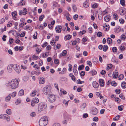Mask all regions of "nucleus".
<instances>
[{
	"label": "nucleus",
	"instance_id": "nucleus-1",
	"mask_svg": "<svg viewBox=\"0 0 126 126\" xmlns=\"http://www.w3.org/2000/svg\"><path fill=\"white\" fill-rule=\"evenodd\" d=\"M20 80L18 78H16L9 81L6 84L7 86L10 87L12 89H15L18 87Z\"/></svg>",
	"mask_w": 126,
	"mask_h": 126
},
{
	"label": "nucleus",
	"instance_id": "nucleus-57",
	"mask_svg": "<svg viewBox=\"0 0 126 126\" xmlns=\"http://www.w3.org/2000/svg\"><path fill=\"white\" fill-rule=\"evenodd\" d=\"M112 50L113 52H116L117 51V48L116 47H114L112 48Z\"/></svg>",
	"mask_w": 126,
	"mask_h": 126
},
{
	"label": "nucleus",
	"instance_id": "nucleus-64",
	"mask_svg": "<svg viewBox=\"0 0 126 126\" xmlns=\"http://www.w3.org/2000/svg\"><path fill=\"white\" fill-rule=\"evenodd\" d=\"M54 63L56 64H58L59 63V60L57 59H56L54 61Z\"/></svg>",
	"mask_w": 126,
	"mask_h": 126
},
{
	"label": "nucleus",
	"instance_id": "nucleus-15",
	"mask_svg": "<svg viewBox=\"0 0 126 126\" xmlns=\"http://www.w3.org/2000/svg\"><path fill=\"white\" fill-rule=\"evenodd\" d=\"M93 86L95 88H97L99 87V85L95 81H94L92 83Z\"/></svg>",
	"mask_w": 126,
	"mask_h": 126
},
{
	"label": "nucleus",
	"instance_id": "nucleus-26",
	"mask_svg": "<svg viewBox=\"0 0 126 126\" xmlns=\"http://www.w3.org/2000/svg\"><path fill=\"white\" fill-rule=\"evenodd\" d=\"M37 91L36 90H34L31 94V96H34L36 94Z\"/></svg>",
	"mask_w": 126,
	"mask_h": 126
},
{
	"label": "nucleus",
	"instance_id": "nucleus-62",
	"mask_svg": "<svg viewBox=\"0 0 126 126\" xmlns=\"http://www.w3.org/2000/svg\"><path fill=\"white\" fill-rule=\"evenodd\" d=\"M73 72L75 75H77L78 73L77 69H73Z\"/></svg>",
	"mask_w": 126,
	"mask_h": 126
},
{
	"label": "nucleus",
	"instance_id": "nucleus-21",
	"mask_svg": "<svg viewBox=\"0 0 126 126\" xmlns=\"http://www.w3.org/2000/svg\"><path fill=\"white\" fill-rule=\"evenodd\" d=\"M104 29L106 31H107L109 29V28L110 27L109 26H108L106 24H104L103 26Z\"/></svg>",
	"mask_w": 126,
	"mask_h": 126
},
{
	"label": "nucleus",
	"instance_id": "nucleus-35",
	"mask_svg": "<svg viewBox=\"0 0 126 126\" xmlns=\"http://www.w3.org/2000/svg\"><path fill=\"white\" fill-rule=\"evenodd\" d=\"M98 16L99 19L100 20H101L102 18L103 15L102 13H100L98 15Z\"/></svg>",
	"mask_w": 126,
	"mask_h": 126
},
{
	"label": "nucleus",
	"instance_id": "nucleus-10",
	"mask_svg": "<svg viewBox=\"0 0 126 126\" xmlns=\"http://www.w3.org/2000/svg\"><path fill=\"white\" fill-rule=\"evenodd\" d=\"M45 78L42 77H41L39 78V83L40 84H44L45 82Z\"/></svg>",
	"mask_w": 126,
	"mask_h": 126
},
{
	"label": "nucleus",
	"instance_id": "nucleus-17",
	"mask_svg": "<svg viewBox=\"0 0 126 126\" xmlns=\"http://www.w3.org/2000/svg\"><path fill=\"white\" fill-rule=\"evenodd\" d=\"M115 72H114V73H113V78H116L118 77V71H117V70H115Z\"/></svg>",
	"mask_w": 126,
	"mask_h": 126
},
{
	"label": "nucleus",
	"instance_id": "nucleus-2",
	"mask_svg": "<svg viewBox=\"0 0 126 126\" xmlns=\"http://www.w3.org/2000/svg\"><path fill=\"white\" fill-rule=\"evenodd\" d=\"M47 117L46 116L42 117L39 120V123L40 126H45L48 123Z\"/></svg>",
	"mask_w": 126,
	"mask_h": 126
},
{
	"label": "nucleus",
	"instance_id": "nucleus-50",
	"mask_svg": "<svg viewBox=\"0 0 126 126\" xmlns=\"http://www.w3.org/2000/svg\"><path fill=\"white\" fill-rule=\"evenodd\" d=\"M44 17V15H41L39 17V20L40 21H42Z\"/></svg>",
	"mask_w": 126,
	"mask_h": 126
},
{
	"label": "nucleus",
	"instance_id": "nucleus-58",
	"mask_svg": "<svg viewBox=\"0 0 126 126\" xmlns=\"http://www.w3.org/2000/svg\"><path fill=\"white\" fill-rule=\"evenodd\" d=\"M124 77V76L123 74H120L119 77V78L120 79H122Z\"/></svg>",
	"mask_w": 126,
	"mask_h": 126
},
{
	"label": "nucleus",
	"instance_id": "nucleus-54",
	"mask_svg": "<svg viewBox=\"0 0 126 126\" xmlns=\"http://www.w3.org/2000/svg\"><path fill=\"white\" fill-rule=\"evenodd\" d=\"M125 1L124 0H120V3L121 4L124 6L125 5Z\"/></svg>",
	"mask_w": 126,
	"mask_h": 126
},
{
	"label": "nucleus",
	"instance_id": "nucleus-22",
	"mask_svg": "<svg viewBox=\"0 0 126 126\" xmlns=\"http://www.w3.org/2000/svg\"><path fill=\"white\" fill-rule=\"evenodd\" d=\"M4 119H5L7 121H9L10 120V119L9 116L5 114Z\"/></svg>",
	"mask_w": 126,
	"mask_h": 126
},
{
	"label": "nucleus",
	"instance_id": "nucleus-27",
	"mask_svg": "<svg viewBox=\"0 0 126 126\" xmlns=\"http://www.w3.org/2000/svg\"><path fill=\"white\" fill-rule=\"evenodd\" d=\"M32 29V27L30 26L27 25L25 26L24 29L25 30H30Z\"/></svg>",
	"mask_w": 126,
	"mask_h": 126
},
{
	"label": "nucleus",
	"instance_id": "nucleus-5",
	"mask_svg": "<svg viewBox=\"0 0 126 126\" xmlns=\"http://www.w3.org/2000/svg\"><path fill=\"white\" fill-rule=\"evenodd\" d=\"M48 100L50 103L55 102L56 98L55 95L51 93L48 95Z\"/></svg>",
	"mask_w": 126,
	"mask_h": 126
},
{
	"label": "nucleus",
	"instance_id": "nucleus-23",
	"mask_svg": "<svg viewBox=\"0 0 126 126\" xmlns=\"http://www.w3.org/2000/svg\"><path fill=\"white\" fill-rule=\"evenodd\" d=\"M69 76L71 77V79L72 80L74 81H75L76 78L72 74H69Z\"/></svg>",
	"mask_w": 126,
	"mask_h": 126
},
{
	"label": "nucleus",
	"instance_id": "nucleus-47",
	"mask_svg": "<svg viewBox=\"0 0 126 126\" xmlns=\"http://www.w3.org/2000/svg\"><path fill=\"white\" fill-rule=\"evenodd\" d=\"M118 110L120 111H122L123 109V106H120L118 107Z\"/></svg>",
	"mask_w": 126,
	"mask_h": 126
},
{
	"label": "nucleus",
	"instance_id": "nucleus-44",
	"mask_svg": "<svg viewBox=\"0 0 126 126\" xmlns=\"http://www.w3.org/2000/svg\"><path fill=\"white\" fill-rule=\"evenodd\" d=\"M69 68L68 69V70L69 71H72V66L71 64H69L68 65Z\"/></svg>",
	"mask_w": 126,
	"mask_h": 126
},
{
	"label": "nucleus",
	"instance_id": "nucleus-9",
	"mask_svg": "<svg viewBox=\"0 0 126 126\" xmlns=\"http://www.w3.org/2000/svg\"><path fill=\"white\" fill-rule=\"evenodd\" d=\"M62 27L61 26L58 25L55 28V30L56 32L60 33L62 31Z\"/></svg>",
	"mask_w": 126,
	"mask_h": 126
},
{
	"label": "nucleus",
	"instance_id": "nucleus-56",
	"mask_svg": "<svg viewBox=\"0 0 126 126\" xmlns=\"http://www.w3.org/2000/svg\"><path fill=\"white\" fill-rule=\"evenodd\" d=\"M78 17V16L77 15H75L73 16V18L74 20H76L77 19Z\"/></svg>",
	"mask_w": 126,
	"mask_h": 126
},
{
	"label": "nucleus",
	"instance_id": "nucleus-7",
	"mask_svg": "<svg viewBox=\"0 0 126 126\" xmlns=\"http://www.w3.org/2000/svg\"><path fill=\"white\" fill-rule=\"evenodd\" d=\"M14 69L17 74H19L21 71V70L19 65L16 64H14Z\"/></svg>",
	"mask_w": 126,
	"mask_h": 126
},
{
	"label": "nucleus",
	"instance_id": "nucleus-8",
	"mask_svg": "<svg viewBox=\"0 0 126 126\" xmlns=\"http://www.w3.org/2000/svg\"><path fill=\"white\" fill-rule=\"evenodd\" d=\"M14 64H11L9 65L7 67V70L8 72L11 73L14 68Z\"/></svg>",
	"mask_w": 126,
	"mask_h": 126
},
{
	"label": "nucleus",
	"instance_id": "nucleus-30",
	"mask_svg": "<svg viewBox=\"0 0 126 126\" xmlns=\"http://www.w3.org/2000/svg\"><path fill=\"white\" fill-rule=\"evenodd\" d=\"M27 23L26 22H22L19 24V27H23V26L24 25L26 24Z\"/></svg>",
	"mask_w": 126,
	"mask_h": 126
},
{
	"label": "nucleus",
	"instance_id": "nucleus-29",
	"mask_svg": "<svg viewBox=\"0 0 126 126\" xmlns=\"http://www.w3.org/2000/svg\"><path fill=\"white\" fill-rule=\"evenodd\" d=\"M115 32L117 33L119 32L120 30V28L119 26L115 28Z\"/></svg>",
	"mask_w": 126,
	"mask_h": 126
},
{
	"label": "nucleus",
	"instance_id": "nucleus-3",
	"mask_svg": "<svg viewBox=\"0 0 126 126\" xmlns=\"http://www.w3.org/2000/svg\"><path fill=\"white\" fill-rule=\"evenodd\" d=\"M51 87L46 86L43 88V92L44 94L48 95L51 93Z\"/></svg>",
	"mask_w": 126,
	"mask_h": 126
},
{
	"label": "nucleus",
	"instance_id": "nucleus-24",
	"mask_svg": "<svg viewBox=\"0 0 126 126\" xmlns=\"http://www.w3.org/2000/svg\"><path fill=\"white\" fill-rule=\"evenodd\" d=\"M24 94V90H20L19 92L18 93V95L19 96H21L23 95Z\"/></svg>",
	"mask_w": 126,
	"mask_h": 126
},
{
	"label": "nucleus",
	"instance_id": "nucleus-37",
	"mask_svg": "<svg viewBox=\"0 0 126 126\" xmlns=\"http://www.w3.org/2000/svg\"><path fill=\"white\" fill-rule=\"evenodd\" d=\"M108 48V47L107 45H104L103 48V51L105 52L106 51Z\"/></svg>",
	"mask_w": 126,
	"mask_h": 126
},
{
	"label": "nucleus",
	"instance_id": "nucleus-53",
	"mask_svg": "<svg viewBox=\"0 0 126 126\" xmlns=\"http://www.w3.org/2000/svg\"><path fill=\"white\" fill-rule=\"evenodd\" d=\"M93 120L94 121L97 122L98 120V117H95L93 118Z\"/></svg>",
	"mask_w": 126,
	"mask_h": 126
},
{
	"label": "nucleus",
	"instance_id": "nucleus-59",
	"mask_svg": "<svg viewBox=\"0 0 126 126\" xmlns=\"http://www.w3.org/2000/svg\"><path fill=\"white\" fill-rule=\"evenodd\" d=\"M21 100L20 99H17L16 101V105H18L21 102Z\"/></svg>",
	"mask_w": 126,
	"mask_h": 126
},
{
	"label": "nucleus",
	"instance_id": "nucleus-32",
	"mask_svg": "<svg viewBox=\"0 0 126 126\" xmlns=\"http://www.w3.org/2000/svg\"><path fill=\"white\" fill-rule=\"evenodd\" d=\"M112 64H109L107 67L106 68V70H108L109 69H110L112 68Z\"/></svg>",
	"mask_w": 126,
	"mask_h": 126
},
{
	"label": "nucleus",
	"instance_id": "nucleus-14",
	"mask_svg": "<svg viewBox=\"0 0 126 126\" xmlns=\"http://www.w3.org/2000/svg\"><path fill=\"white\" fill-rule=\"evenodd\" d=\"M99 82L100 85L101 87H103L104 85V81L102 79H100L99 80Z\"/></svg>",
	"mask_w": 126,
	"mask_h": 126
},
{
	"label": "nucleus",
	"instance_id": "nucleus-40",
	"mask_svg": "<svg viewBox=\"0 0 126 126\" xmlns=\"http://www.w3.org/2000/svg\"><path fill=\"white\" fill-rule=\"evenodd\" d=\"M63 89H61L60 90V92L61 93H62L63 94H67L66 92L65 91L63 90Z\"/></svg>",
	"mask_w": 126,
	"mask_h": 126
},
{
	"label": "nucleus",
	"instance_id": "nucleus-12",
	"mask_svg": "<svg viewBox=\"0 0 126 126\" xmlns=\"http://www.w3.org/2000/svg\"><path fill=\"white\" fill-rule=\"evenodd\" d=\"M11 14L13 19L15 20H18L16 17V16L17 15L16 12V11H14V12H12Z\"/></svg>",
	"mask_w": 126,
	"mask_h": 126
},
{
	"label": "nucleus",
	"instance_id": "nucleus-46",
	"mask_svg": "<svg viewBox=\"0 0 126 126\" xmlns=\"http://www.w3.org/2000/svg\"><path fill=\"white\" fill-rule=\"evenodd\" d=\"M77 83L78 84H81L82 83H84V81H81L80 79H78L77 81Z\"/></svg>",
	"mask_w": 126,
	"mask_h": 126
},
{
	"label": "nucleus",
	"instance_id": "nucleus-41",
	"mask_svg": "<svg viewBox=\"0 0 126 126\" xmlns=\"http://www.w3.org/2000/svg\"><path fill=\"white\" fill-rule=\"evenodd\" d=\"M72 8L74 12L76 11L77 8L75 4H73L72 6Z\"/></svg>",
	"mask_w": 126,
	"mask_h": 126
},
{
	"label": "nucleus",
	"instance_id": "nucleus-16",
	"mask_svg": "<svg viewBox=\"0 0 126 126\" xmlns=\"http://www.w3.org/2000/svg\"><path fill=\"white\" fill-rule=\"evenodd\" d=\"M11 97V94H10L8 95L5 98L6 101L7 102L9 101L10 100Z\"/></svg>",
	"mask_w": 126,
	"mask_h": 126
},
{
	"label": "nucleus",
	"instance_id": "nucleus-48",
	"mask_svg": "<svg viewBox=\"0 0 126 126\" xmlns=\"http://www.w3.org/2000/svg\"><path fill=\"white\" fill-rule=\"evenodd\" d=\"M111 61L114 62L116 63L117 62V60L114 57H113L111 59Z\"/></svg>",
	"mask_w": 126,
	"mask_h": 126
},
{
	"label": "nucleus",
	"instance_id": "nucleus-42",
	"mask_svg": "<svg viewBox=\"0 0 126 126\" xmlns=\"http://www.w3.org/2000/svg\"><path fill=\"white\" fill-rule=\"evenodd\" d=\"M111 84L112 86H115L117 85V83L114 81H112L111 82Z\"/></svg>",
	"mask_w": 126,
	"mask_h": 126
},
{
	"label": "nucleus",
	"instance_id": "nucleus-52",
	"mask_svg": "<svg viewBox=\"0 0 126 126\" xmlns=\"http://www.w3.org/2000/svg\"><path fill=\"white\" fill-rule=\"evenodd\" d=\"M41 50L38 47H37L36 48V51L37 52V53L38 54H39V53L41 52Z\"/></svg>",
	"mask_w": 126,
	"mask_h": 126
},
{
	"label": "nucleus",
	"instance_id": "nucleus-63",
	"mask_svg": "<svg viewBox=\"0 0 126 126\" xmlns=\"http://www.w3.org/2000/svg\"><path fill=\"white\" fill-rule=\"evenodd\" d=\"M119 21L120 23L121 24H123L124 22V20L123 19L121 18L119 19Z\"/></svg>",
	"mask_w": 126,
	"mask_h": 126
},
{
	"label": "nucleus",
	"instance_id": "nucleus-61",
	"mask_svg": "<svg viewBox=\"0 0 126 126\" xmlns=\"http://www.w3.org/2000/svg\"><path fill=\"white\" fill-rule=\"evenodd\" d=\"M21 69H23L24 70L26 69H27V67L23 64L21 65Z\"/></svg>",
	"mask_w": 126,
	"mask_h": 126
},
{
	"label": "nucleus",
	"instance_id": "nucleus-49",
	"mask_svg": "<svg viewBox=\"0 0 126 126\" xmlns=\"http://www.w3.org/2000/svg\"><path fill=\"white\" fill-rule=\"evenodd\" d=\"M25 3L23 0H22L18 4V5H23Z\"/></svg>",
	"mask_w": 126,
	"mask_h": 126
},
{
	"label": "nucleus",
	"instance_id": "nucleus-39",
	"mask_svg": "<svg viewBox=\"0 0 126 126\" xmlns=\"http://www.w3.org/2000/svg\"><path fill=\"white\" fill-rule=\"evenodd\" d=\"M6 112L7 114L10 115L11 114V110L10 109H8L6 110Z\"/></svg>",
	"mask_w": 126,
	"mask_h": 126
},
{
	"label": "nucleus",
	"instance_id": "nucleus-51",
	"mask_svg": "<svg viewBox=\"0 0 126 126\" xmlns=\"http://www.w3.org/2000/svg\"><path fill=\"white\" fill-rule=\"evenodd\" d=\"M86 32V31L84 30H83L82 31H80L79 32V34L80 35H83L84 33H85Z\"/></svg>",
	"mask_w": 126,
	"mask_h": 126
},
{
	"label": "nucleus",
	"instance_id": "nucleus-6",
	"mask_svg": "<svg viewBox=\"0 0 126 126\" xmlns=\"http://www.w3.org/2000/svg\"><path fill=\"white\" fill-rule=\"evenodd\" d=\"M39 101L38 99L37 98H34L32 99L31 103V105L32 107L34 106L35 104L39 102Z\"/></svg>",
	"mask_w": 126,
	"mask_h": 126
},
{
	"label": "nucleus",
	"instance_id": "nucleus-34",
	"mask_svg": "<svg viewBox=\"0 0 126 126\" xmlns=\"http://www.w3.org/2000/svg\"><path fill=\"white\" fill-rule=\"evenodd\" d=\"M86 104L85 103H83L81 105V109L82 110L84 109L86 107Z\"/></svg>",
	"mask_w": 126,
	"mask_h": 126
},
{
	"label": "nucleus",
	"instance_id": "nucleus-20",
	"mask_svg": "<svg viewBox=\"0 0 126 126\" xmlns=\"http://www.w3.org/2000/svg\"><path fill=\"white\" fill-rule=\"evenodd\" d=\"M89 73L92 76L94 75L97 74V72L94 70L91 71Z\"/></svg>",
	"mask_w": 126,
	"mask_h": 126
},
{
	"label": "nucleus",
	"instance_id": "nucleus-13",
	"mask_svg": "<svg viewBox=\"0 0 126 126\" xmlns=\"http://www.w3.org/2000/svg\"><path fill=\"white\" fill-rule=\"evenodd\" d=\"M83 5L84 7L87 8L89 5V0H86L83 3Z\"/></svg>",
	"mask_w": 126,
	"mask_h": 126
},
{
	"label": "nucleus",
	"instance_id": "nucleus-4",
	"mask_svg": "<svg viewBox=\"0 0 126 126\" xmlns=\"http://www.w3.org/2000/svg\"><path fill=\"white\" fill-rule=\"evenodd\" d=\"M47 104L46 103H40L38 105V110L39 111L41 112L44 110L47 107Z\"/></svg>",
	"mask_w": 126,
	"mask_h": 126
},
{
	"label": "nucleus",
	"instance_id": "nucleus-33",
	"mask_svg": "<svg viewBox=\"0 0 126 126\" xmlns=\"http://www.w3.org/2000/svg\"><path fill=\"white\" fill-rule=\"evenodd\" d=\"M107 41L109 44H111L112 43V39L110 38H108L107 39Z\"/></svg>",
	"mask_w": 126,
	"mask_h": 126
},
{
	"label": "nucleus",
	"instance_id": "nucleus-60",
	"mask_svg": "<svg viewBox=\"0 0 126 126\" xmlns=\"http://www.w3.org/2000/svg\"><path fill=\"white\" fill-rule=\"evenodd\" d=\"M114 18L115 20H116L118 19V16H117V15L115 14L113 15Z\"/></svg>",
	"mask_w": 126,
	"mask_h": 126
},
{
	"label": "nucleus",
	"instance_id": "nucleus-36",
	"mask_svg": "<svg viewBox=\"0 0 126 126\" xmlns=\"http://www.w3.org/2000/svg\"><path fill=\"white\" fill-rule=\"evenodd\" d=\"M23 11L22 13L24 15H26L27 13V9L25 8H23Z\"/></svg>",
	"mask_w": 126,
	"mask_h": 126
},
{
	"label": "nucleus",
	"instance_id": "nucleus-25",
	"mask_svg": "<svg viewBox=\"0 0 126 126\" xmlns=\"http://www.w3.org/2000/svg\"><path fill=\"white\" fill-rule=\"evenodd\" d=\"M104 19L107 22H108L110 20V17L109 16H107L105 17Z\"/></svg>",
	"mask_w": 126,
	"mask_h": 126
},
{
	"label": "nucleus",
	"instance_id": "nucleus-28",
	"mask_svg": "<svg viewBox=\"0 0 126 126\" xmlns=\"http://www.w3.org/2000/svg\"><path fill=\"white\" fill-rule=\"evenodd\" d=\"M72 36L68 34L65 36L64 37V38L66 40H69L71 38Z\"/></svg>",
	"mask_w": 126,
	"mask_h": 126
},
{
	"label": "nucleus",
	"instance_id": "nucleus-43",
	"mask_svg": "<svg viewBox=\"0 0 126 126\" xmlns=\"http://www.w3.org/2000/svg\"><path fill=\"white\" fill-rule=\"evenodd\" d=\"M11 94V97H15L16 94V92H13Z\"/></svg>",
	"mask_w": 126,
	"mask_h": 126
},
{
	"label": "nucleus",
	"instance_id": "nucleus-31",
	"mask_svg": "<svg viewBox=\"0 0 126 126\" xmlns=\"http://www.w3.org/2000/svg\"><path fill=\"white\" fill-rule=\"evenodd\" d=\"M49 52H46L45 54H43L42 55V57L43 58H46L49 55Z\"/></svg>",
	"mask_w": 126,
	"mask_h": 126
},
{
	"label": "nucleus",
	"instance_id": "nucleus-45",
	"mask_svg": "<svg viewBox=\"0 0 126 126\" xmlns=\"http://www.w3.org/2000/svg\"><path fill=\"white\" fill-rule=\"evenodd\" d=\"M120 117V115H118L116 116L115 118H113V120L115 121L118 120Z\"/></svg>",
	"mask_w": 126,
	"mask_h": 126
},
{
	"label": "nucleus",
	"instance_id": "nucleus-18",
	"mask_svg": "<svg viewBox=\"0 0 126 126\" xmlns=\"http://www.w3.org/2000/svg\"><path fill=\"white\" fill-rule=\"evenodd\" d=\"M121 86L123 89H125L126 88V82L123 81L121 83Z\"/></svg>",
	"mask_w": 126,
	"mask_h": 126
},
{
	"label": "nucleus",
	"instance_id": "nucleus-55",
	"mask_svg": "<svg viewBox=\"0 0 126 126\" xmlns=\"http://www.w3.org/2000/svg\"><path fill=\"white\" fill-rule=\"evenodd\" d=\"M12 22L11 21H9L7 24V27H11L12 25Z\"/></svg>",
	"mask_w": 126,
	"mask_h": 126
},
{
	"label": "nucleus",
	"instance_id": "nucleus-19",
	"mask_svg": "<svg viewBox=\"0 0 126 126\" xmlns=\"http://www.w3.org/2000/svg\"><path fill=\"white\" fill-rule=\"evenodd\" d=\"M67 54V51L66 50H63L62 52L60 54V56H65Z\"/></svg>",
	"mask_w": 126,
	"mask_h": 126
},
{
	"label": "nucleus",
	"instance_id": "nucleus-38",
	"mask_svg": "<svg viewBox=\"0 0 126 126\" xmlns=\"http://www.w3.org/2000/svg\"><path fill=\"white\" fill-rule=\"evenodd\" d=\"M84 67V66L83 65H82L79 66L78 69L79 70H82Z\"/></svg>",
	"mask_w": 126,
	"mask_h": 126
},
{
	"label": "nucleus",
	"instance_id": "nucleus-11",
	"mask_svg": "<svg viewBox=\"0 0 126 126\" xmlns=\"http://www.w3.org/2000/svg\"><path fill=\"white\" fill-rule=\"evenodd\" d=\"M91 112L92 114L94 115H95L98 113V110L97 108H94L92 110Z\"/></svg>",
	"mask_w": 126,
	"mask_h": 126
}]
</instances>
